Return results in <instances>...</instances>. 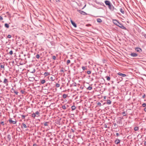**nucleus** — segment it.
I'll list each match as a JSON object with an SVG mask.
<instances>
[{"label": "nucleus", "mask_w": 146, "mask_h": 146, "mask_svg": "<svg viewBox=\"0 0 146 146\" xmlns=\"http://www.w3.org/2000/svg\"><path fill=\"white\" fill-rule=\"evenodd\" d=\"M8 121L10 123L13 124H16L17 122V121H16V120H15V121H13L12 120V119L11 118H10L9 119Z\"/></svg>", "instance_id": "nucleus-1"}, {"label": "nucleus", "mask_w": 146, "mask_h": 146, "mask_svg": "<svg viewBox=\"0 0 146 146\" xmlns=\"http://www.w3.org/2000/svg\"><path fill=\"white\" fill-rule=\"evenodd\" d=\"M117 26L123 29H126V28L125 27H124L122 24L119 22L118 23Z\"/></svg>", "instance_id": "nucleus-2"}, {"label": "nucleus", "mask_w": 146, "mask_h": 146, "mask_svg": "<svg viewBox=\"0 0 146 146\" xmlns=\"http://www.w3.org/2000/svg\"><path fill=\"white\" fill-rule=\"evenodd\" d=\"M77 11L78 12H79L80 14L83 15H87V14L84 11H81L79 10H77Z\"/></svg>", "instance_id": "nucleus-3"}, {"label": "nucleus", "mask_w": 146, "mask_h": 146, "mask_svg": "<svg viewBox=\"0 0 146 146\" xmlns=\"http://www.w3.org/2000/svg\"><path fill=\"white\" fill-rule=\"evenodd\" d=\"M9 81L7 79H6V78H5L4 79V81L3 82V83L4 84H6V86H8V83Z\"/></svg>", "instance_id": "nucleus-4"}, {"label": "nucleus", "mask_w": 146, "mask_h": 146, "mask_svg": "<svg viewBox=\"0 0 146 146\" xmlns=\"http://www.w3.org/2000/svg\"><path fill=\"white\" fill-rule=\"evenodd\" d=\"M135 50L137 52L140 53L142 52L141 49L139 47L136 48H135Z\"/></svg>", "instance_id": "nucleus-5"}, {"label": "nucleus", "mask_w": 146, "mask_h": 146, "mask_svg": "<svg viewBox=\"0 0 146 146\" xmlns=\"http://www.w3.org/2000/svg\"><path fill=\"white\" fill-rule=\"evenodd\" d=\"M130 55L132 57H136L138 56V54L135 53H131Z\"/></svg>", "instance_id": "nucleus-6"}, {"label": "nucleus", "mask_w": 146, "mask_h": 146, "mask_svg": "<svg viewBox=\"0 0 146 146\" xmlns=\"http://www.w3.org/2000/svg\"><path fill=\"white\" fill-rule=\"evenodd\" d=\"M117 74L119 75L122 77H125L126 76V74H123L121 73V72H119L118 73H117Z\"/></svg>", "instance_id": "nucleus-7"}, {"label": "nucleus", "mask_w": 146, "mask_h": 146, "mask_svg": "<svg viewBox=\"0 0 146 146\" xmlns=\"http://www.w3.org/2000/svg\"><path fill=\"white\" fill-rule=\"evenodd\" d=\"M71 22L72 24V25L74 27H77V25L76 23L74 22L72 20H71Z\"/></svg>", "instance_id": "nucleus-8"}, {"label": "nucleus", "mask_w": 146, "mask_h": 146, "mask_svg": "<svg viewBox=\"0 0 146 146\" xmlns=\"http://www.w3.org/2000/svg\"><path fill=\"white\" fill-rule=\"evenodd\" d=\"M105 3L107 5H109L110 4H111L110 1H109L106 0L105 1Z\"/></svg>", "instance_id": "nucleus-9"}, {"label": "nucleus", "mask_w": 146, "mask_h": 146, "mask_svg": "<svg viewBox=\"0 0 146 146\" xmlns=\"http://www.w3.org/2000/svg\"><path fill=\"white\" fill-rule=\"evenodd\" d=\"M115 142L116 144H118L120 143V140L118 139H117L115 141Z\"/></svg>", "instance_id": "nucleus-10"}, {"label": "nucleus", "mask_w": 146, "mask_h": 146, "mask_svg": "<svg viewBox=\"0 0 146 146\" xmlns=\"http://www.w3.org/2000/svg\"><path fill=\"white\" fill-rule=\"evenodd\" d=\"M113 23L115 25H117L119 22L116 20H114L113 21Z\"/></svg>", "instance_id": "nucleus-11"}, {"label": "nucleus", "mask_w": 146, "mask_h": 146, "mask_svg": "<svg viewBox=\"0 0 146 146\" xmlns=\"http://www.w3.org/2000/svg\"><path fill=\"white\" fill-rule=\"evenodd\" d=\"M35 113V114L36 117H38L39 116V113L38 111H36Z\"/></svg>", "instance_id": "nucleus-12"}, {"label": "nucleus", "mask_w": 146, "mask_h": 146, "mask_svg": "<svg viewBox=\"0 0 146 146\" xmlns=\"http://www.w3.org/2000/svg\"><path fill=\"white\" fill-rule=\"evenodd\" d=\"M46 82L45 80H40V82L42 84H44Z\"/></svg>", "instance_id": "nucleus-13"}, {"label": "nucleus", "mask_w": 146, "mask_h": 146, "mask_svg": "<svg viewBox=\"0 0 146 146\" xmlns=\"http://www.w3.org/2000/svg\"><path fill=\"white\" fill-rule=\"evenodd\" d=\"M50 74V73L48 72H45L44 74V75L45 76H47Z\"/></svg>", "instance_id": "nucleus-14"}, {"label": "nucleus", "mask_w": 146, "mask_h": 146, "mask_svg": "<svg viewBox=\"0 0 146 146\" xmlns=\"http://www.w3.org/2000/svg\"><path fill=\"white\" fill-rule=\"evenodd\" d=\"M134 130H135V131H137L139 129V128L138 127L136 126V127H135L134 128Z\"/></svg>", "instance_id": "nucleus-15"}, {"label": "nucleus", "mask_w": 146, "mask_h": 146, "mask_svg": "<svg viewBox=\"0 0 146 146\" xmlns=\"http://www.w3.org/2000/svg\"><path fill=\"white\" fill-rule=\"evenodd\" d=\"M97 21L98 23H101L102 22V20L100 18L97 19Z\"/></svg>", "instance_id": "nucleus-16"}, {"label": "nucleus", "mask_w": 146, "mask_h": 146, "mask_svg": "<svg viewBox=\"0 0 146 146\" xmlns=\"http://www.w3.org/2000/svg\"><path fill=\"white\" fill-rule=\"evenodd\" d=\"M76 108L75 106H72L71 107L72 110V111L74 110Z\"/></svg>", "instance_id": "nucleus-17"}, {"label": "nucleus", "mask_w": 146, "mask_h": 146, "mask_svg": "<svg viewBox=\"0 0 146 146\" xmlns=\"http://www.w3.org/2000/svg\"><path fill=\"white\" fill-rule=\"evenodd\" d=\"M7 138L9 141H10L11 139V136L10 135H8L7 136Z\"/></svg>", "instance_id": "nucleus-18"}, {"label": "nucleus", "mask_w": 146, "mask_h": 146, "mask_svg": "<svg viewBox=\"0 0 146 146\" xmlns=\"http://www.w3.org/2000/svg\"><path fill=\"white\" fill-rule=\"evenodd\" d=\"M48 122H44V126H48Z\"/></svg>", "instance_id": "nucleus-19"}, {"label": "nucleus", "mask_w": 146, "mask_h": 146, "mask_svg": "<svg viewBox=\"0 0 146 146\" xmlns=\"http://www.w3.org/2000/svg\"><path fill=\"white\" fill-rule=\"evenodd\" d=\"M5 27L7 28H8L9 27V25L8 24H7V23H5Z\"/></svg>", "instance_id": "nucleus-20"}, {"label": "nucleus", "mask_w": 146, "mask_h": 146, "mask_svg": "<svg viewBox=\"0 0 146 146\" xmlns=\"http://www.w3.org/2000/svg\"><path fill=\"white\" fill-rule=\"evenodd\" d=\"M0 68L1 69H2V68H3V70H4V65L1 64L0 65Z\"/></svg>", "instance_id": "nucleus-21"}, {"label": "nucleus", "mask_w": 146, "mask_h": 146, "mask_svg": "<svg viewBox=\"0 0 146 146\" xmlns=\"http://www.w3.org/2000/svg\"><path fill=\"white\" fill-rule=\"evenodd\" d=\"M120 12L122 14H124V10L122 8H120Z\"/></svg>", "instance_id": "nucleus-22"}, {"label": "nucleus", "mask_w": 146, "mask_h": 146, "mask_svg": "<svg viewBox=\"0 0 146 146\" xmlns=\"http://www.w3.org/2000/svg\"><path fill=\"white\" fill-rule=\"evenodd\" d=\"M111 103V102L110 100H108L107 101V104H110Z\"/></svg>", "instance_id": "nucleus-23"}, {"label": "nucleus", "mask_w": 146, "mask_h": 146, "mask_svg": "<svg viewBox=\"0 0 146 146\" xmlns=\"http://www.w3.org/2000/svg\"><path fill=\"white\" fill-rule=\"evenodd\" d=\"M108 6L109 8L110 9H112V7H113V6L112 5H111V3Z\"/></svg>", "instance_id": "nucleus-24"}, {"label": "nucleus", "mask_w": 146, "mask_h": 146, "mask_svg": "<svg viewBox=\"0 0 146 146\" xmlns=\"http://www.w3.org/2000/svg\"><path fill=\"white\" fill-rule=\"evenodd\" d=\"M62 108L64 110H66L67 108V107L65 105H63L62 106Z\"/></svg>", "instance_id": "nucleus-25"}, {"label": "nucleus", "mask_w": 146, "mask_h": 146, "mask_svg": "<svg viewBox=\"0 0 146 146\" xmlns=\"http://www.w3.org/2000/svg\"><path fill=\"white\" fill-rule=\"evenodd\" d=\"M60 84L58 83H56L55 86L56 88H58L60 87Z\"/></svg>", "instance_id": "nucleus-26"}, {"label": "nucleus", "mask_w": 146, "mask_h": 146, "mask_svg": "<svg viewBox=\"0 0 146 146\" xmlns=\"http://www.w3.org/2000/svg\"><path fill=\"white\" fill-rule=\"evenodd\" d=\"M67 97V95L66 94H64L62 96V97L64 98H66Z\"/></svg>", "instance_id": "nucleus-27"}, {"label": "nucleus", "mask_w": 146, "mask_h": 146, "mask_svg": "<svg viewBox=\"0 0 146 146\" xmlns=\"http://www.w3.org/2000/svg\"><path fill=\"white\" fill-rule=\"evenodd\" d=\"M22 125L23 127L25 128H26L27 127V126L24 123H23Z\"/></svg>", "instance_id": "nucleus-28"}, {"label": "nucleus", "mask_w": 146, "mask_h": 146, "mask_svg": "<svg viewBox=\"0 0 146 146\" xmlns=\"http://www.w3.org/2000/svg\"><path fill=\"white\" fill-rule=\"evenodd\" d=\"M87 89L89 90H91L92 89V87L91 86H89Z\"/></svg>", "instance_id": "nucleus-29"}, {"label": "nucleus", "mask_w": 146, "mask_h": 146, "mask_svg": "<svg viewBox=\"0 0 146 146\" xmlns=\"http://www.w3.org/2000/svg\"><path fill=\"white\" fill-rule=\"evenodd\" d=\"M106 79L108 81H110V78L109 76H107L106 77Z\"/></svg>", "instance_id": "nucleus-30"}, {"label": "nucleus", "mask_w": 146, "mask_h": 146, "mask_svg": "<svg viewBox=\"0 0 146 146\" xmlns=\"http://www.w3.org/2000/svg\"><path fill=\"white\" fill-rule=\"evenodd\" d=\"M36 116V115H35V113H33L32 114V117H33L35 118Z\"/></svg>", "instance_id": "nucleus-31"}, {"label": "nucleus", "mask_w": 146, "mask_h": 146, "mask_svg": "<svg viewBox=\"0 0 146 146\" xmlns=\"http://www.w3.org/2000/svg\"><path fill=\"white\" fill-rule=\"evenodd\" d=\"M54 78L52 77H51L50 78V80L51 81H54Z\"/></svg>", "instance_id": "nucleus-32"}, {"label": "nucleus", "mask_w": 146, "mask_h": 146, "mask_svg": "<svg viewBox=\"0 0 146 146\" xmlns=\"http://www.w3.org/2000/svg\"><path fill=\"white\" fill-rule=\"evenodd\" d=\"M70 60H68L67 61V62H66V64H67V65H68V64L70 63Z\"/></svg>", "instance_id": "nucleus-33"}, {"label": "nucleus", "mask_w": 146, "mask_h": 146, "mask_svg": "<svg viewBox=\"0 0 146 146\" xmlns=\"http://www.w3.org/2000/svg\"><path fill=\"white\" fill-rule=\"evenodd\" d=\"M97 106H101V104L100 102H98L97 103Z\"/></svg>", "instance_id": "nucleus-34"}, {"label": "nucleus", "mask_w": 146, "mask_h": 146, "mask_svg": "<svg viewBox=\"0 0 146 146\" xmlns=\"http://www.w3.org/2000/svg\"><path fill=\"white\" fill-rule=\"evenodd\" d=\"M22 119H24L25 118V116L24 115H21Z\"/></svg>", "instance_id": "nucleus-35"}, {"label": "nucleus", "mask_w": 146, "mask_h": 146, "mask_svg": "<svg viewBox=\"0 0 146 146\" xmlns=\"http://www.w3.org/2000/svg\"><path fill=\"white\" fill-rule=\"evenodd\" d=\"M142 106L143 107H145L146 106V103H143L142 104Z\"/></svg>", "instance_id": "nucleus-36"}, {"label": "nucleus", "mask_w": 146, "mask_h": 146, "mask_svg": "<svg viewBox=\"0 0 146 146\" xmlns=\"http://www.w3.org/2000/svg\"><path fill=\"white\" fill-rule=\"evenodd\" d=\"M122 114L123 115V116H125L126 115V114L125 111H123L122 112Z\"/></svg>", "instance_id": "nucleus-37"}, {"label": "nucleus", "mask_w": 146, "mask_h": 146, "mask_svg": "<svg viewBox=\"0 0 146 146\" xmlns=\"http://www.w3.org/2000/svg\"><path fill=\"white\" fill-rule=\"evenodd\" d=\"M11 37V36L10 35H8L7 36V38H10Z\"/></svg>", "instance_id": "nucleus-38"}, {"label": "nucleus", "mask_w": 146, "mask_h": 146, "mask_svg": "<svg viewBox=\"0 0 146 146\" xmlns=\"http://www.w3.org/2000/svg\"><path fill=\"white\" fill-rule=\"evenodd\" d=\"M9 54L11 55L13 54V51L11 50L9 52Z\"/></svg>", "instance_id": "nucleus-39"}, {"label": "nucleus", "mask_w": 146, "mask_h": 146, "mask_svg": "<svg viewBox=\"0 0 146 146\" xmlns=\"http://www.w3.org/2000/svg\"><path fill=\"white\" fill-rule=\"evenodd\" d=\"M40 56L38 54H37L36 56V58H39Z\"/></svg>", "instance_id": "nucleus-40"}, {"label": "nucleus", "mask_w": 146, "mask_h": 146, "mask_svg": "<svg viewBox=\"0 0 146 146\" xmlns=\"http://www.w3.org/2000/svg\"><path fill=\"white\" fill-rule=\"evenodd\" d=\"M87 72L88 74H90L91 73V72L90 71H87Z\"/></svg>", "instance_id": "nucleus-41"}, {"label": "nucleus", "mask_w": 146, "mask_h": 146, "mask_svg": "<svg viewBox=\"0 0 146 146\" xmlns=\"http://www.w3.org/2000/svg\"><path fill=\"white\" fill-rule=\"evenodd\" d=\"M82 68L83 70H85L86 69V67L84 66H83L82 67Z\"/></svg>", "instance_id": "nucleus-42"}, {"label": "nucleus", "mask_w": 146, "mask_h": 146, "mask_svg": "<svg viewBox=\"0 0 146 146\" xmlns=\"http://www.w3.org/2000/svg\"><path fill=\"white\" fill-rule=\"evenodd\" d=\"M74 130L72 129H71V132L74 133Z\"/></svg>", "instance_id": "nucleus-43"}, {"label": "nucleus", "mask_w": 146, "mask_h": 146, "mask_svg": "<svg viewBox=\"0 0 146 146\" xmlns=\"http://www.w3.org/2000/svg\"><path fill=\"white\" fill-rule=\"evenodd\" d=\"M3 20V18L1 16H0V21H1Z\"/></svg>", "instance_id": "nucleus-44"}, {"label": "nucleus", "mask_w": 146, "mask_h": 146, "mask_svg": "<svg viewBox=\"0 0 146 146\" xmlns=\"http://www.w3.org/2000/svg\"><path fill=\"white\" fill-rule=\"evenodd\" d=\"M56 56H52L53 59L54 60H55L56 59Z\"/></svg>", "instance_id": "nucleus-45"}, {"label": "nucleus", "mask_w": 146, "mask_h": 146, "mask_svg": "<svg viewBox=\"0 0 146 146\" xmlns=\"http://www.w3.org/2000/svg\"><path fill=\"white\" fill-rule=\"evenodd\" d=\"M60 72H62V73H64V70L62 69H60Z\"/></svg>", "instance_id": "nucleus-46"}, {"label": "nucleus", "mask_w": 146, "mask_h": 146, "mask_svg": "<svg viewBox=\"0 0 146 146\" xmlns=\"http://www.w3.org/2000/svg\"><path fill=\"white\" fill-rule=\"evenodd\" d=\"M1 124L3 125H4L5 124L4 123V122L3 121H2L1 123Z\"/></svg>", "instance_id": "nucleus-47"}, {"label": "nucleus", "mask_w": 146, "mask_h": 146, "mask_svg": "<svg viewBox=\"0 0 146 146\" xmlns=\"http://www.w3.org/2000/svg\"><path fill=\"white\" fill-rule=\"evenodd\" d=\"M14 92L15 93V94L17 95L18 94V92H17L15 91Z\"/></svg>", "instance_id": "nucleus-48"}, {"label": "nucleus", "mask_w": 146, "mask_h": 146, "mask_svg": "<svg viewBox=\"0 0 146 146\" xmlns=\"http://www.w3.org/2000/svg\"><path fill=\"white\" fill-rule=\"evenodd\" d=\"M33 146H38V145L34 143L33 144Z\"/></svg>", "instance_id": "nucleus-49"}, {"label": "nucleus", "mask_w": 146, "mask_h": 146, "mask_svg": "<svg viewBox=\"0 0 146 146\" xmlns=\"http://www.w3.org/2000/svg\"><path fill=\"white\" fill-rule=\"evenodd\" d=\"M35 72V69H34L33 71L31 72V73H34V72Z\"/></svg>", "instance_id": "nucleus-50"}, {"label": "nucleus", "mask_w": 146, "mask_h": 146, "mask_svg": "<svg viewBox=\"0 0 146 146\" xmlns=\"http://www.w3.org/2000/svg\"><path fill=\"white\" fill-rule=\"evenodd\" d=\"M145 94H144L142 96V98H145Z\"/></svg>", "instance_id": "nucleus-51"}, {"label": "nucleus", "mask_w": 146, "mask_h": 146, "mask_svg": "<svg viewBox=\"0 0 146 146\" xmlns=\"http://www.w3.org/2000/svg\"><path fill=\"white\" fill-rule=\"evenodd\" d=\"M24 91L23 90H21V92L22 94H23L24 93Z\"/></svg>", "instance_id": "nucleus-52"}, {"label": "nucleus", "mask_w": 146, "mask_h": 146, "mask_svg": "<svg viewBox=\"0 0 146 146\" xmlns=\"http://www.w3.org/2000/svg\"><path fill=\"white\" fill-rule=\"evenodd\" d=\"M11 90L13 92L15 91V90L13 88H12Z\"/></svg>", "instance_id": "nucleus-53"}, {"label": "nucleus", "mask_w": 146, "mask_h": 146, "mask_svg": "<svg viewBox=\"0 0 146 146\" xmlns=\"http://www.w3.org/2000/svg\"><path fill=\"white\" fill-rule=\"evenodd\" d=\"M116 135L117 136H119V134L118 133H116Z\"/></svg>", "instance_id": "nucleus-54"}, {"label": "nucleus", "mask_w": 146, "mask_h": 146, "mask_svg": "<svg viewBox=\"0 0 146 146\" xmlns=\"http://www.w3.org/2000/svg\"><path fill=\"white\" fill-rule=\"evenodd\" d=\"M144 110L146 112V108H144Z\"/></svg>", "instance_id": "nucleus-55"}, {"label": "nucleus", "mask_w": 146, "mask_h": 146, "mask_svg": "<svg viewBox=\"0 0 146 146\" xmlns=\"http://www.w3.org/2000/svg\"><path fill=\"white\" fill-rule=\"evenodd\" d=\"M56 0V2H59V1H60L59 0Z\"/></svg>", "instance_id": "nucleus-56"}, {"label": "nucleus", "mask_w": 146, "mask_h": 146, "mask_svg": "<svg viewBox=\"0 0 146 146\" xmlns=\"http://www.w3.org/2000/svg\"><path fill=\"white\" fill-rule=\"evenodd\" d=\"M144 144L145 145H146V141L144 142Z\"/></svg>", "instance_id": "nucleus-57"}, {"label": "nucleus", "mask_w": 146, "mask_h": 146, "mask_svg": "<svg viewBox=\"0 0 146 146\" xmlns=\"http://www.w3.org/2000/svg\"><path fill=\"white\" fill-rule=\"evenodd\" d=\"M107 125H105V127L107 128Z\"/></svg>", "instance_id": "nucleus-58"}, {"label": "nucleus", "mask_w": 146, "mask_h": 146, "mask_svg": "<svg viewBox=\"0 0 146 146\" xmlns=\"http://www.w3.org/2000/svg\"><path fill=\"white\" fill-rule=\"evenodd\" d=\"M2 82V81L1 80H0V82Z\"/></svg>", "instance_id": "nucleus-59"}, {"label": "nucleus", "mask_w": 146, "mask_h": 146, "mask_svg": "<svg viewBox=\"0 0 146 146\" xmlns=\"http://www.w3.org/2000/svg\"><path fill=\"white\" fill-rule=\"evenodd\" d=\"M68 105H67V107H68Z\"/></svg>", "instance_id": "nucleus-60"}, {"label": "nucleus", "mask_w": 146, "mask_h": 146, "mask_svg": "<svg viewBox=\"0 0 146 146\" xmlns=\"http://www.w3.org/2000/svg\"><path fill=\"white\" fill-rule=\"evenodd\" d=\"M49 1H51V0H49Z\"/></svg>", "instance_id": "nucleus-61"}]
</instances>
